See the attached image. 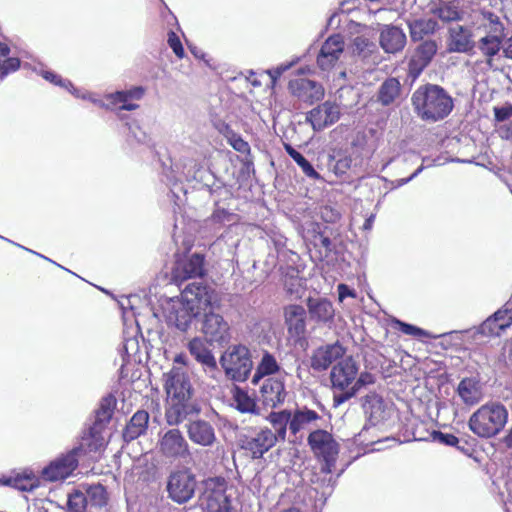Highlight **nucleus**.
<instances>
[{"label": "nucleus", "mask_w": 512, "mask_h": 512, "mask_svg": "<svg viewBox=\"0 0 512 512\" xmlns=\"http://www.w3.org/2000/svg\"><path fill=\"white\" fill-rule=\"evenodd\" d=\"M164 377L167 394L165 421L169 426H179L189 416L198 415L201 408L193 400L194 389L184 366L174 365Z\"/></svg>", "instance_id": "f257e3e1"}, {"label": "nucleus", "mask_w": 512, "mask_h": 512, "mask_svg": "<svg viewBox=\"0 0 512 512\" xmlns=\"http://www.w3.org/2000/svg\"><path fill=\"white\" fill-rule=\"evenodd\" d=\"M214 291L202 283L188 284L179 297L170 298L163 306L166 322L186 332L201 312L212 306Z\"/></svg>", "instance_id": "f03ea898"}, {"label": "nucleus", "mask_w": 512, "mask_h": 512, "mask_svg": "<svg viewBox=\"0 0 512 512\" xmlns=\"http://www.w3.org/2000/svg\"><path fill=\"white\" fill-rule=\"evenodd\" d=\"M411 101L418 117L428 122L445 119L454 108L451 95L437 84L419 86L412 94Z\"/></svg>", "instance_id": "7ed1b4c3"}, {"label": "nucleus", "mask_w": 512, "mask_h": 512, "mask_svg": "<svg viewBox=\"0 0 512 512\" xmlns=\"http://www.w3.org/2000/svg\"><path fill=\"white\" fill-rule=\"evenodd\" d=\"M508 421V410L499 402L480 406L469 418V429L478 437L491 438L498 435Z\"/></svg>", "instance_id": "20e7f679"}, {"label": "nucleus", "mask_w": 512, "mask_h": 512, "mask_svg": "<svg viewBox=\"0 0 512 512\" xmlns=\"http://www.w3.org/2000/svg\"><path fill=\"white\" fill-rule=\"evenodd\" d=\"M359 365L352 357H346L334 365L330 372L333 406L339 407L357 395L355 379Z\"/></svg>", "instance_id": "39448f33"}, {"label": "nucleus", "mask_w": 512, "mask_h": 512, "mask_svg": "<svg viewBox=\"0 0 512 512\" xmlns=\"http://www.w3.org/2000/svg\"><path fill=\"white\" fill-rule=\"evenodd\" d=\"M225 375L236 382L248 379L253 368L250 350L243 344L229 346L220 357Z\"/></svg>", "instance_id": "423d86ee"}, {"label": "nucleus", "mask_w": 512, "mask_h": 512, "mask_svg": "<svg viewBox=\"0 0 512 512\" xmlns=\"http://www.w3.org/2000/svg\"><path fill=\"white\" fill-rule=\"evenodd\" d=\"M161 429L158 434L157 449L159 454L171 461H187L191 457L190 445L178 426Z\"/></svg>", "instance_id": "0eeeda50"}, {"label": "nucleus", "mask_w": 512, "mask_h": 512, "mask_svg": "<svg viewBox=\"0 0 512 512\" xmlns=\"http://www.w3.org/2000/svg\"><path fill=\"white\" fill-rule=\"evenodd\" d=\"M315 456L323 461L321 472L331 474L339 454V444L332 434L323 429H315L307 438Z\"/></svg>", "instance_id": "6e6552de"}, {"label": "nucleus", "mask_w": 512, "mask_h": 512, "mask_svg": "<svg viewBox=\"0 0 512 512\" xmlns=\"http://www.w3.org/2000/svg\"><path fill=\"white\" fill-rule=\"evenodd\" d=\"M71 91L77 97L88 99L94 104L104 107L106 109H116L132 111L139 107L138 104L132 103L133 100H140L144 95V89L141 86L133 87L129 90L117 91L115 93L108 94L104 100L95 98L92 94L79 95L77 90L73 87Z\"/></svg>", "instance_id": "1a4fd4ad"}, {"label": "nucleus", "mask_w": 512, "mask_h": 512, "mask_svg": "<svg viewBox=\"0 0 512 512\" xmlns=\"http://www.w3.org/2000/svg\"><path fill=\"white\" fill-rule=\"evenodd\" d=\"M195 488V476L187 469L174 471L168 477V497L177 504H184L192 499Z\"/></svg>", "instance_id": "9d476101"}, {"label": "nucleus", "mask_w": 512, "mask_h": 512, "mask_svg": "<svg viewBox=\"0 0 512 512\" xmlns=\"http://www.w3.org/2000/svg\"><path fill=\"white\" fill-rule=\"evenodd\" d=\"M276 444L272 430L263 427L245 435L241 439L240 447L247 456L255 460L261 459Z\"/></svg>", "instance_id": "9b49d317"}, {"label": "nucleus", "mask_w": 512, "mask_h": 512, "mask_svg": "<svg viewBox=\"0 0 512 512\" xmlns=\"http://www.w3.org/2000/svg\"><path fill=\"white\" fill-rule=\"evenodd\" d=\"M225 489L226 483L223 478H210L205 482L202 504L208 512H230V502Z\"/></svg>", "instance_id": "f8f14e48"}, {"label": "nucleus", "mask_w": 512, "mask_h": 512, "mask_svg": "<svg viewBox=\"0 0 512 512\" xmlns=\"http://www.w3.org/2000/svg\"><path fill=\"white\" fill-rule=\"evenodd\" d=\"M345 43L340 34L329 36L321 45L317 55V66L322 71H330L344 57Z\"/></svg>", "instance_id": "ddd939ff"}, {"label": "nucleus", "mask_w": 512, "mask_h": 512, "mask_svg": "<svg viewBox=\"0 0 512 512\" xmlns=\"http://www.w3.org/2000/svg\"><path fill=\"white\" fill-rule=\"evenodd\" d=\"M290 420V436L292 439H289V442H296L299 438H302V431L311 428L320 429L319 422L323 418L316 411L302 406L290 410Z\"/></svg>", "instance_id": "4468645a"}, {"label": "nucleus", "mask_w": 512, "mask_h": 512, "mask_svg": "<svg viewBox=\"0 0 512 512\" xmlns=\"http://www.w3.org/2000/svg\"><path fill=\"white\" fill-rule=\"evenodd\" d=\"M437 43L427 40L420 43L411 53L408 60V75L413 80L417 79L424 69L431 63L437 53Z\"/></svg>", "instance_id": "2eb2a0df"}, {"label": "nucleus", "mask_w": 512, "mask_h": 512, "mask_svg": "<svg viewBox=\"0 0 512 512\" xmlns=\"http://www.w3.org/2000/svg\"><path fill=\"white\" fill-rule=\"evenodd\" d=\"M285 377H268L263 381L259 390V401L267 408H276L284 403L287 392L284 384Z\"/></svg>", "instance_id": "dca6fc26"}, {"label": "nucleus", "mask_w": 512, "mask_h": 512, "mask_svg": "<svg viewBox=\"0 0 512 512\" xmlns=\"http://www.w3.org/2000/svg\"><path fill=\"white\" fill-rule=\"evenodd\" d=\"M202 332L211 343H226L230 339V326L220 314L204 312Z\"/></svg>", "instance_id": "f3484780"}, {"label": "nucleus", "mask_w": 512, "mask_h": 512, "mask_svg": "<svg viewBox=\"0 0 512 512\" xmlns=\"http://www.w3.org/2000/svg\"><path fill=\"white\" fill-rule=\"evenodd\" d=\"M340 118V107L338 104L325 101L309 111L306 120L312 125L313 130L321 131L333 125Z\"/></svg>", "instance_id": "a211bd4d"}, {"label": "nucleus", "mask_w": 512, "mask_h": 512, "mask_svg": "<svg viewBox=\"0 0 512 512\" xmlns=\"http://www.w3.org/2000/svg\"><path fill=\"white\" fill-rule=\"evenodd\" d=\"M78 466L75 452H69L52 461L42 470V477L51 482L61 481L69 477Z\"/></svg>", "instance_id": "6ab92c4d"}, {"label": "nucleus", "mask_w": 512, "mask_h": 512, "mask_svg": "<svg viewBox=\"0 0 512 512\" xmlns=\"http://www.w3.org/2000/svg\"><path fill=\"white\" fill-rule=\"evenodd\" d=\"M189 440L202 447L212 446L217 438L213 425L204 419H189L185 424Z\"/></svg>", "instance_id": "aec40b11"}, {"label": "nucleus", "mask_w": 512, "mask_h": 512, "mask_svg": "<svg viewBox=\"0 0 512 512\" xmlns=\"http://www.w3.org/2000/svg\"><path fill=\"white\" fill-rule=\"evenodd\" d=\"M493 24L492 33L482 37L478 42V49L486 57L488 67H493V57L496 56L502 48L503 25L499 22L498 17L491 19Z\"/></svg>", "instance_id": "412c9836"}, {"label": "nucleus", "mask_w": 512, "mask_h": 512, "mask_svg": "<svg viewBox=\"0 0 512 512\" xmlns=\"http://www.w3.org/2000/svg\"><path fill=\"white\" fill-rule=\"evenodd\" d=\"M289 90L303 102L312 104L324 97V88L314 80L307 78H296L289 82Z\"/></svg>", "instance_id": "4be33fe9"}, {"label": "nucleus", "mask_w": 512, "mask_h": 512, "mask_svg": "<svg viewBox=\"0 0 512 512\" xmlns=\"http://www.w3.org/2000/svg\"><path fill=\"white\" fill-rule=\"evenodd\" d=\"M474 46L473 33L469 27L456 24L448 29V52L469 53Z\"/></svg>", "instance_id": "5701e85b"}, {"label": "nucleus", "mask_w": 512, "mask_h": 512, "mask_svg": "<svg viewBox=\"0 0 512 512\" xmlns=\"http://www.w3.org/2000/svg\"><path fill=\"white\" fill-rule=\"evenodd\" d=\"M285 324L288 333L297 340L304 337L306 333L307 312L303 306L290 304L284 309Z\"/></svg>", "instance_id": "b1692460"}, {"label": "nucleus", "mask_w": 512, "mask_h": 512, "mask_svg": "<svg viewBox=\"0 0 512 512\" xmlns=\"http://www.w3.org/2000/svg\"><path fill=\"white\" fill-rule=\"evenodd\" d=\"M512 324V302H507L504 307L486 319L479 330L484 335L499 336L502 331Z\"/></svg>", "instance_id": "393cba45"}, {"label": "nucleus", "mask_w": 512, "mask_h": 512, "mask_svg": "<svg viewBox=\"0 0 512 512\" xmlns=\"http://www.w3.org/2000/svg\"><path fill=\"white\" fill-rule=\"evenodd\" d=\"M344 354L345 348L339 342L320 346L311 356V367L317 371H324Z\"/></svg>", "instance_id": "a878e982"}, {"label": "nucleus", "mask_w": 512, "mask_h": 512, "mask_svg": "<svg viewBox=\"0 0 512 512\" xmlns=\"http://www.w3.org/2000/svg\"><path fill=\"white\" fill-rule=\"evenodd\" d=\"M103 428L99 424H93L88 431H85L80 444L71 452H75L78 458L81 454L89 455L100 451L105 445V438L102 435Z\"/></svg>", "instance_id": "bb28decb"}, {"label": "nucleus", "mask_w": 512, "mask_h": 512, "mask_svg": "<svg viewBox=\"0 0 512 512\" xmlns=\"http://www.w3.org/2000/svg\"><path fill=\"white\" fill-rule=\"evenodd\" d=\"M204 274V257L195 253L187 259L176 263L173 277L176 281H184L189 278L201 277Z\"/></svg>", "instance_id": "cd10ccee"}, {"label": "nucleus", "mask_w": 512, "mask_h": 512, "mask_svg": "<svg viewBox=\"0 0 512 512\" xmlns=\"http://www.w3.org/2000/svg\"><path fill=\"white\" fill-rule=\"evenodd\" d=\"M457 394L465 405H477L484 398V384L476 377L463 378L458 384Z\"/></svg>", "instance_id": "c85d7f7f"}, {"label": "nucleus", "mask_w": 512, "mask_h": 512, "mask_svg": "<svg viewBox=\"0 0 512 512\" xmlns=\"http://www.w3.org/2000/svg\"><path fill=\"white\" fill-rule=\"evenodd\" d=\"M306 305L311 321L317 324H328L333 321L335 310L332 302L328 299L309 297Z\"/></svg>", "instance_id": "c756f323"}, {"label": "nucleus", "mask_w": 512, "mask_h": 512, "mask_svg": "<svg viewBox=\"0 0 512 512\" xmlns=\"http://www.w3.org/2000/svg\"><path fill=\"white\" fill-rule=\"evenodd\" d=\"M286 377L287 372L282 369L281 365L277 361L276 357L268 352L264 351L260 361L256 366L255 373L252 377V383L258 384L259 381L266 377Z\"/></svg>", "instance_id": "7c9ffc66"}, {"label": "nucleus", "mask_w": 512, "mask_h": 512, "mask_svg": "<svg viewBox=\"0 0 512 512\" xmlns=\"http://www.w3.org/2000/svg\"><path fill=\"white\" fill-rule=\"evenodd\" d=\"M270 423L272 435L275 437V442H284L286 439H292L290 436V410L283 409L280 411H272L266 417Z\"/></svg>", "instance_id": "2f4dec72"}, {"label": "nucleus", "mask_w": 512, "mask_h": 512, "mask_svg": "<svg viewBox=\"0 0 512 512\" xmlns=\"http://www.w3.org/2000/svg\"><path fill=\"white\" fill-rule=\"evenodd\" d=\"M188 349L191 355L197 362L202 364L206 370H209L211 373L217 371L216 359L202 339L198 337L193 338L188 344Z\"/></svg>", "instance_id": "473e14b6"}, {"label": "nucleus", "mask_w": 512, "mask_h": 512, "mask_svg": "<svg viewBox=\"0 0 512 512\" xmlns=\"http://www.w3.org/2000/svg\"><path fill=\"white\" fill-rule=\"evenodd\" d=\"M406 44L405 33L396 26H386L380 34V45L387 53L401 51Z\"/></svg>", "instance_id": "72a5a7b5"}, {"label": "nucleus", "mask_w": 512, "mask_h": 512, "mask_svg": "<svg viewBox=\"0 0 512 512\" xmlns=\"http://www.w3.org/2000/svg\"><path fill=\"white\" fill-rule=\"evenodd\" d=\"M304 238L319 252V258L327 257L333 250L331 239L324 235L318 223H311Z\"/></svg>", "instance_id": "f704fd0d"}, {"label": "nucleus", "mask_w": 512, "mask_h": 512, "mask_svg": "<svg viewBox=\"0 0 512 512\" xmlns=\"http://www.w3.org/2000/svg\"><path fill=\"white\" fill-rule=\"evenodd\" d=\"M362 406L372 425H378L387 418L382 398L375 392L367 394L362 399Z\"/></svg>", "instance_id": "c9c22d12"}, {"label": "nucleus", "mask_w": 512, "mask_h": 512, "mask_svg": "<svg viewBox=\"0 0 512 512\" xmlns=\"http://www.w3.org/2000/svg\"><path fill=\"white\" fill-rule=\"evenodd\" d=\"M149 422V414L144 410L137 411L129 423L126 425V428L123 433V437L126 441H132L139 436L143 435L148 427Z\"/></svg>", "instance_id": "e433bc0d"}, {"label": "nucleus", "mask_w": 512, "mask_h": 512, "mask_svg": "<svg viewBox=\"0 0 512 512\" xmlns=\"http://www.w3.org/2000/svg\"><path fill=\"white\" fill-rule=\"evenodd\" d=\"M460 0H452L444 2L439 0L437 4L431 8V11L443 22L459 21L463 17L460 10Z\"/></svg>", "instance_id": "4c0bfd02"}, {"label": "nucleus", "mask_w": 512, "mask_h": 512, "mask_svg": "<svg viewBox=\"0 0 512 512\" xmlns=\"http://www.w3.org/2000/svg\"><path fill=\"white\" fill-rule=\"evenodd\" d=\"M410 36L413 41H420L425 36L433 34L437 29V22L431 18L415 19L408 24Z\"/></svg>", "instance_id": "58836bf2"}, {"label": "nucleus", "mask_w": 512, "mask_h": 512, "mask_svg": "<svg viewBox=\"0 0 512 512\" xmlns=\"http://www.w3.org/2000/svg\"><path fill=\"white\" fill-rule=\"evenodd\" d=\"M400 87V82L396 78L386 79L379 88L378 101L384 106L390 105L398 97Z\"/></svg>", "instance_id": "ea45409f"}, {"label": "nucleus", "mask_w": 512, "mask_h": 512, "mask_svg": "<svg viewBox=\"0 0 512 512\" xmlns=\"http://www.w3.org/2000/svg\"><path fill=\"white\" fill-rule=\"evenodd\" d=\"M233 405L242 413H257L255 400L245 390L239 387L233 390Z\"/></svg>", "instance_id": "a19ab883"}, {"label": "nucleus", "mask_w": 512, "mask_h": 512, "mask_svg": "<svg viewBox=\"0 0 512 512\" xmlns=\"http://www.w3.org/2000/svg\"><path fill=\"white\" fill-rule=\"evenodd\" d=\"M375 49L376 45L370 41L369 38L363 35L355 37L351 44L352 54L362 59L370 56Z\"/></svg>", "instance_id": "79ce46f5"}, {"label": "nucleus", "mask_w": 512, "mask_h": 512, "mask_svg": "<svg viewBox=\"0 0 512 512\" xmlns=\"http://www.w3.org/2000/svg\"><path fill=\"white\" fill-rule=\"evenodd\" d=\"M87 508V497L86 495L75 490L68 495L67 510L68 512H86Z\"/></svg>", "instance_id": "37998d69"}, {"label": "nucleus", "mask_w": 512, "mask_h": 512, "mask_svg": "<svg viewBox=\"0 0 512 512\" xmlns=\"http://www.w3.org/2000/svg\"><path fill=\"white\" fill-rule=\"evenodd\" d=\"M11 481L13 487L20 491H33L39 486V480L33 474L18 475Z\"/></svg>", "instance_id": "c03bdc74"}, {"label": "nucleus", "mask_w": 512, "mask_h": 512, "mask_svg": "<svg viewBox=\"0 0 512 512\" xmlns=\"http://www.w3.org/2000/svg\"><path fill=\"white\" fill-rule=\"evenodd\" d=\"M113 413L111 399H104L101 402L100 408L96 412V419L93 424L101 425L104 428L105 423L109 422Z\"/></svg>", "instance_id": "a18cd8bd"}, {"label": "nucleus", "mask_w": 512, "mask_h": 512, "mask_svg": "<svg viewBox=\"0 0 512 512\" xmlns=\"http://www.w3.org/2000/svg\"><path fill=\"white\" fill-rule=\"evenodd\" d=\"M393 322L395 327H397L402 333L406 335L414 336L417 338L430 337V334L427 331L423 330L422 328H419L412 324L405 323L398 319H395Z\"/></svg>", "instance_id": "49530a36"}, {"label": "nucleus", "mask_w": 512, "mask_h": 512, "mask_svg": "<svg viewBox=\"0 0 512 512\" xmlns=\"http://www.w3.org/2000/svg\"><path fill=\"white\" fill-rule=\"evenodd\" d=\"M235 215L224 208H216L208 221L218 227L234 221Z\"/></svg>", "instance_id": "de8ad7c7"}, {"label": "nucleus", "mask_w": 512, "mask_h": 512, "mask_svg": "<svg viewBox=\"0 0 512 512\" xmlns=\"http://www.w3.org/2000/svg\"><path fill=\"white\" fill-rule=\"evenodd\" d=\"M87 493L94 505L101 507L106 504V490L102 485L91 486Z\"/></svg>", "instance_id": "09e8293b"}, {"label": "nucleus", "mask_w": 512, "mask_h": 512, "mask_svg": "<svg viewBox=\"0 0 512 512\" xmlns=\"http://www.w3.org/2000/svg\"><path fill=\"white\" fill-rule=\"evenodd\" d=\"M432 437L434 441L445 444L447 446H457L459 443V439L455 435L449 433L434 431L432 433Z\"/></svg>", "instance_id": "8fccbe9b"}, {"label": "nucleus", "mask_w": 512, "mask_h": 512, "mask_svg": "<svg viewBox=\"0 0 512 512\" xmlns=\"http://www.w3.org/2000/svg\"><path fill=\"white\" fill-rule=\"evenodd\" d=\"M168 44L178 58L184 57V49L182 43L177 34L173 31L168 33Z\"/></svg>", "instance_id": "3c124183"}, {"label": "nucleus", "mask_w": 512, "mask_h": 512, "mask_svg": "<svg viewBox=\"0 0 512 512\" xmlns=\"http://www.w3.org/2000/svg\"><path fill=\"white\" fill-rule=\"evenodd\" d=\"M493 112L497 122H504L512 116V104L506 103L504 106L494 107Z\"/></svg>", "instance_id": "603ef678"}, {"label": "nucleus", "mask_w": 512, "mask_h": 512, "mask_svg": "<svg viewBox=\"0 0 512 512\" xmlns=\"http://www.w3.org/2000/svg\"><path fill=\"white\" fill-rule=\"evenodd\" d=\"M42 77L46 79L47 81H50L56 85H59L61 87H64L66 89L73 88V85L70 81L62 79L57 74H54L51 71H42Z\"/></svg>", "instance_id": "864d4df0"}, {"label": "nucleus", "mask_w": 512, "mask_h": 512, "mask_svg": "<svg viewBox=\"0 0 512 512\" xmlns=\"http://www.w3.org/2000/svg\"><path fill=\"white\" fill-rule=\"evenodd\" d=\"M129 137H132L136 142L144 144L148 141L147 134L136 124H128Z\"/></svg>", "instance_id": "5fc2aeb1"}, {"label": "nucleus", "mask_w": 512, "mask_h": 512, "mask_svg": "<svg viewBox=\"0 0 512 512\" xmlns=\"http://www.w3.org/2000/svg\"><path fill=\"white\" fill-rule=\"evenodd\" d=\"M375 382V378L371 373L368 372H358V376L355 379V389H357V393L366 385L373 384Z\"/></svg>", "instance_id": "6e6d98bb"}, {"label": "nucleus", "mask_w": 512, "mask_h": 512, "mask_svg": "<svg viewBox=\"0 0 512 512\" xmlns=\"http://www.w3.org/2000/svg\"><path fill=\"white\" fill-rule=\"evenodd\" d=\"M298 166L301 168L302 172L308 178L313 179V180L322 179L320 174L314 169L312 164L307 159L303 160Z\"/></svg>", "instance_id": "4d7b16f0"}, {"label": "nucleus", "mask_w": 512, "mask_h": 512, "mask_svg": "<svg viewBox=\"0 0 512 512\" xmlns=\"http://www.w3.org/2000/svg\"><path fill=\"white\" fill-rule=\"evenodd\" d=\"M351 159L348 157H344L339 159L334 166V173L336 175H343L350 168Z\"/></svg>", "instance_id": "13d9d810"}, {"label": "nucleus", "mask_w": 512, "mask_h": 512, "mask_svg": "<svg viewBox=\"0 0 512 512\" xmlns=\"http://www.w3.org/2000/svg\"><path fill=\"white\" fill-rule=\"evenodd\" d=\"M300 280L298 278L291 279L290 282H285V290L290 295L299 297Z\"/></svg>", "instance_id": "bf43d9fd"}, {"label": "nucleus", "mask_w": 512, "mask_h": 512, "mask_svg": "<svg viewBox=\"0 0 512 512\" xmlns=\"http://www.w3.org/2000/svg\"><path fill=\"white\" fill-rule=\"evenodd\" d=\"M286 153L299 165L303 160L306 158L298 152L296 149H294L291 145L285 144L284 146Z\"/></svg>", "instance_id": "052dcab7"}, {"label": "nucleus", "mask_w": 512, "mask_h": 512, "mask_svg": "<svg viewBox=\"0 0 512 512\" xmlns=\"http://www.w3.org/2000/svg\"><path fill=\"white\" fill-rule=\"evenodd\" d=\"M338 296L339 300L342 302L346 297H355V291L349 288L346 284L338 285Z\"/></svg>", "instance_id": "680f3d73"}, {"label": "nucleus", "mask_w": 512, "mask_h": 512, "mask_svg": "<svg viewBox=\"0 0 512 512\" xmlns=\"http://www.w3.org/2000/svg\"><path fill=\"white\" fill-rule=\"evenodd\" d=\"M498 133L502 139H512V121L507 124L501 125L498 129Z\"/></svg>", "instance_id": "e2e57ef3"}, {"label": "nucleus", "mask_w": 512, "mask_h": 512, "mask_svg": "<svg viewBox=\"0 0 512 512\" xmlns=\"http://www.w3.org/2000/svg\"><path fill=\"white\" fill-rule=\"evenodd\" d=\"M233 148L241 153L249 151V144L241 138H236L232 141Z\"/></svg>", "instance_id": "0e129e2a"}, {"label": "nucleus", "mask_w": 512, "mask_h": 512, "mask_svg": "<svg viewBox=\"0 0 512 512\" xmlns=\"http://www.w3.org/2000/svg\"><path fill=\"white\" fill-rule=\"evenodd\" d=\"M423 170V166H420L418 169H416V171L411 175L409 176L408 178H401V179H397L395 181L396 183V187H401L405 184H407L408 182H410L412 179H414L416 176H418Z\"/></svg>", "instance_id": "69168bd1"}, {"label": "nucleus", "mask_w": 512, "mask_h": 512, "mask_svg": "<svg viewBox=\"0 0 512 512\" xmlns=\"http://www.w3.org/2000/svg\"><path fill=\"white\" fill-rule=\"evenodd\" d=\"M288 68H289V66H283V65H281V66H279V67L275 68L274 70L269 71V74H270V76H271V78H272L273 80H276V79H277V78H279V77L282 75V73H283L284 71H286Z\"/></svg>", "instance_id": "338daca9"}, {"label": "nucleus", "mask_w": 512, "mask_h": 512, "mask_svg": "<svg viewBox=\"0 0 512 512\" xmlns=\"http://www.w3.org/2000/svg\"><path fill=\"white\" fill-rule=\"evenodd\" d=\"M503 52L505 57L512 59V36L507 40Z\"/></svg>", "instance_id": "774afa93"}]
</instances>
